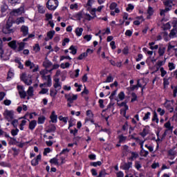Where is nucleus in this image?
I'll return each mask as SVG.
<instances>
[{
    "instance_id": "1",
    "label": "nucleus",
    "mask_w": 177,
    "mask_h": 177,
    "mask_svg": "<svg viewBox=\"0 0 177 177\" xmlns=\"http://www.w3.org/2000/svg\"><path fill=\"white\" fill-rule=\"evenodd\" d=\"M40 75L41 80L46 83V86L50 88V86H52V76L50 75H48V69L41 71Z\"/></svg>"
},
{
    "instance_id": "2",
    "label": "nucleus",
    "mask_w": 177,
    "mask_h": 177,
    "mask_svg": "<svg viewBox=\"0 0 177 177\" xmlns=\"http://www.w3.org/2000/svg\"><path fill=\"white\" fill-rule=\"evenodd\" d=\"M12 26H13V22H12V19H9L6 26L3 28V32L4 34H12L14 31L12 28Z\"/></svg>"
},
{
    "instance_id": "3",
    "label": "nucleus",
    "mask_w": 177,
    "mask_h": 177,
    "mask_svg": "<svg viewBox=\"0 0 177 177\" xmlns=\"http://www.w3.org/2000/svg\"><path fill=\"white\" fill-rule=\"evenodd\" d=\"M46 6L49 10H56L59 6V1L57 0H48Z\"/></svg>"
},
{
    "instance_id": "4",
    "label": "nucleus",
    "mask_w": 177,
    "mask_h": 177,
    "mask_svg": "<svg viewBox=\"0 0 177 177\" xmlns=\"http://www.w3.org/2000/svg\"><path fill=\"white\" fill-rule=\"evenodd\" d=\"M3 116L8 122H10L15 118V111L6 109L3 113Z\"/></svg>"
},
{
    "instance_id": "5",
    "label": "nucleus",
    "mask_w": 177,
    "mask_h": 177,
    "mask_svg": "<svg viewBox=\"0 0 177 177\" xmlns=\"http://www.w3.org/2000/svg\"><path fill=\"white\" fill-rule=\"evenodd\" d=\"M25 66H26V67H29L30 70H32V73H37V71H38L39 68V66L38 65H35L34 63L31 62V61L30 60L26 61Z\"/></svg>"
},
{
    "instance_id": "6",
    "label": "nucleus",
    "mask_w": 177,
    "mask_h": 177,
    "mask_svg": "<svg viewBox=\"0 0 177 177\" xmlns=\"http://www.w3.org/2000/svg\"><path fill=\"white\" fill-rule=\"evenodd\" d=\"M65 98L67 102H69V103H74V100H77V99H78V95L72 93L65 94Z\"/></svg>"
},
{
    "instance_id": "7",
    "label": "nucleus",
    "mask_w": 177,
    "mask_h": 177,
    "mask_svg": "<svg viewBox=\"0 0 177 177\" xmlns=\"http://www.w3.org/2000/svg\"><path fill=\"white\" fill-rule=\"evenodd\" d=\"M17 88L21 99H26V97L27 96V93L26 92V91H24V87L23 86L18 85Z\"/></svg>"
},
{
    "instance_id": "8",
    "label": "nucleus",
    "mask_w": 177,
    "mask_h": 177,
    "mask_svg": "<svg viewBox=\"0 0 177 177\" xmlns=\"http://www.w3.org/2000/svg\"><path fill=\"white\" fill-rule=\"evenodd\" d=\"M163 3L165 6L166 10H168L169 12L172 10V6H174V2L172 0H163Z\"/></svg>"
},
{
    "instance_id": "9",
    "label": "nucleus",
    "mask_w": 177,
    "mask_h": 177,
    "mask_svg": "<svg viewBox=\"0 0 177 177\" xmlns=\"http://www.w3.org/2000/svg\"><path fill=\"white\" fill-rule=\"evenodd\" d=\"M53 86L55 89H57L58 91H60V89H62V83L60 82V79L57 77L54 78Z\"/></svg>"
},
{
    "instance_id": "10",
    "label": "nucleus",
    "mask_w": 177,
    "mask_h": 177,
    "mask_svg": "<svg viewBox=\"0 0 177 177\" xmlns=\"http://www.w3.org/2000/svg\"><path fill=\"white\" fill-rule=\"evenodd\" d=\"M175 157H176L175 149L169 150L167 152V158H169V160H175Z\"/></svg>"
},
{
    "instance_id": "11",
    "label": "nucleus",
    "mask_w": 177,
    "mask_h": 177,
    "mask_svg": "<svg viewBox=\"0 0 177 177\" xmlns=\"http://www.w3.org/2000/svg\"><path fill=\"white\" fill-rule=\"evenodd\" d=\"M153 15H154V9L149 6L147 10V19L149 20V19H151V16H153Z\"/></svg>"
},
{
    "instance_id": "12",
    "label": "nucleus",
    "mask_w": 177,
    "mask_h": 177,
    "mask_svg": "<svg viewBox=\"0 0 177 177\" xmlns=\"http://www.w3.org/2000/svg\"><path fill=\"white\" fill-rule=\"evenodd\" d=\"M56 32L55 30H50L47 32V37L44 39L45 41H48L50 39H53V37H55V34Z\"/></svg>"
},
{
    "instance_id": "13",
    "label": "nucleus",
    "mask_w": 177,
    "mask_h": 177,
    "mask_svg": "<svg viewBox=\"0 0 177 177\" xmlns=\"http://www.w3.org/2000/svg\"><path fill=\"white\" fill-rule=\"evenodd\" d=\"M50 118L51 120V122H53L54 124H56V122H57V115H56V112H55V111H53L51 113Z\"/></svg>"
},
{
    "instance_id": "14",
    "label": "nucleus",
    "mask_w": 177,
    "mask_h": 177,
    "mask_svg": "<svg viewBox=\"0 0 177 177\" xmlns=\"http://www.w3.org/2000/svg\"><path fill=\"white\" fill-rule=\"evenodd\" d=\"M131 156L128 158L129 161H134L139 157V153L138 152H131Z\"/></svg>"
},
{
    "instance_id": "15",
    "label": "nucleus",
    "mask_w": 177,
    "mask_h": 177,
    "mask_svg": "<svg viewBox=\"0 0 177 177\" xmlns=\"http://www.w3.org/2000/svg\"><path fill=\"white\" fill-rule=\"evenodd\" d=\"M169 38H175V37H177V28L176 26H174V28L171 30L169 35Z\"/></svg>"
},
{
    "instance_id": "16",
    "label": "nucleus",
    "mask_w": 177,
    "mask_h": 177,
    "mask_svg": "<svg viewBox=\"0 0 177 177\" xmlns=\"http://www.w3.org/2000/svg\"><path fill=\"white\" fill-rule=\"evenodd\" d=\"M130 168H132V162H125L122 165V169L124 171H129Z\"/></svg>"
},
{
    "instance_id": "17",
    "label": "nucleus",
    "mask_w": 177,
    "mask_h": 177,
    "mask_svg": "<svg viewBox=\"0 0 177 177\" xmlns=\"http://www.w3.org/2000/svg\"><path fill=\"white\" fill-rule=\"evenodd\" d=\"M41 155H38L36 158L32 159L31 161L32 165H33L34 167L38 165V163L41 160Z\"/></svg>"
},
{
    "instance_id": "18",
    "label": "nucleus",
    "mask_w": 177,
    "mask_h": 177,
    "mask_svg": "<svg viewBox=\"0 0 177 177\" xmlns=\"http://www.w3.org/2000/svg\"><path fill=\"white\" fill-rule=\"evenodd\" d=\"M86 116L87 117L85 119V122H88L89 120H92V118H93V113H92V111L91 110L86 111Z\"/></svg>"
},
{
    "instance_id": "19",
    "label": "nucleus",
    "mask_w": 177,
    "mask_h": 177,
    "mask_svg": "<svg viewBox=\"0 0 177 177\" xmlns=\"http://www.w3.org/2000/svg\"><path fill=\"white\" fill-rule=\"evenodd\" d=\"M26 75L23 74L22 76L21 77V80H24V82L26 84V85H31V84H32V80H31V77H30L29 79H27L25 77Z\"/></svg>"
},
{
    "instance_id": "20",
    "label": "nucleus",
    "mask_w": 177,
    "mask_h": 177,
    "mask_svg": "<svg viewBox=\"0 0 177 177\" xmlns=\"http://www.w3.org/2000/svg\"><path fill=\"white\" fill-rule=\"evenodd\" d=\"M119 143H125L128 140V137L124 136V135H119L118 137Z\"/></svg>"
},
{
    "instance_id": "21",
    "label": "nucleus",
    "mask_w": 177,
    "mask_h": 177,
    "mask_svg": "<svg viewBox=\"0 0 177 177\" xmlns=\"http://www.w3.org/2000/svg\"><path fill=\"white\" fill-rule=\"evenodd\" d=\"M82 32H84V28L77 27L75 30V33L76 37H81L82 35Z\"/></svg>"
},
{
    "instance_id": "22",
    "label": "nucleus",
    "mask_w": 177,
    "mask_h": 177,
    "mask_svg": "<svg viewBox=\"0 0 177 177\" xmlns=\"http://www.w3.org/2000/svg\"><path fill=\"white\" fill-rule=\"evenodd\" d=\"M165 128H166L167 131H174V126L171 125V122L167 121L165 124H164Z\"/></svg>"
},
{
    "instance_id": "23",
    "label": "nucleus",
    "mask_w": 177,
    "mask_h": 177,
    "mask_svg": "<svg viewBox=\"0 0 177 177\" xmlns=\"http://www.w3.org/2000/svg\"><path fill=\"white\" fill-rule=\"evenodd\" d=\"M124 99H125V93H124V91H121L118 95V98L116 99V101L118 102H121L122 100H124Z\"/></svg>"
},
{
    "instance_id": "24",
    "label": "nucleus",
    "mask_w": 177,
    "mask_h": 177,
    "mask_svg": "<svg viewBox=\"0 0 177 177\" xmlns=\"http://www.w3.org/2000/svg\"><path fill=\"white\" fill-rule=\"evenodd\" d=\"M35 127H37V121L36 120H32L29 123V129L30 131H34L35 129Z\"/></svg>"
},
{
    "instance_id": "25",
    "label": "nucleus",
    "mask_w": 177,
    "mask_h": 177,
    "mask_svg": "<svg viewBox=\"0 0 177 177\" xmlns=\"http://www.w3.org/2000/svg\"><path fill=\"white\" fill-rule=\"evenodd\" d=\"M21 31L24 36L28 35V27L26 26H22L21 28Z\"/></svg>"
},
{
    "instance_id": "26",
    "label": "nucleus",
    "mask_w": 177,
    "mask_h": 177,
    "mask_svg": "<svg viewBox=\"0 0 177 177\" xmlns=\"http://www.w3.org/2000/svg\"><path fill=\"white\" fill-rule=\"evenodd\" d=\"M129 153V147L127 145H124L122 149V154L123 156H127Z\"/></svg>"
},
{
    "instance_id": "27",
    "label": "nucleus",
    "mask_w": 177,
    "mask_h": 177,
    "mask_svg": "<svg viewBox=\"0 0 177 177\" xmlns=\"http://www.w3.org/2000/svg\"><path fill=\"white\" fill-rule=\"evenodd\" d=\"M14 13H15V15H22V13H24V8L20 7L19 8L15 10Z\"/></svg>"
},
{
    "instance_id": "28",
    "label": "nucleus",
    "mask_w": 177,
    "mask_h": 177,
    "mask_svg": "<svg viewBox=\"0 0 177 177\" xmlns=\"http://www.w3.org/2000/svg\"><path fill=\"white\" fill-rule=\"evenodd\" d=\"M43 66L44 67H45L46 68H49V67H50L52 66V62L48 59H46L44 62H43Z\"/></svg>"
},
{
    "instance_id": "29",
    "label": "nucleus",
    "mask_w": 177,
    "mask_h": 177,
    "mask_svg": "<svg viewBox=\"0 0 177 177\" xmlns=\"http://www.w3.org/2000/svg\"><path fill=\"white\" fill-rule=\"evenodd\" d=\"M168 67L169 71H172L173 70H175L176 68V64H174V62H169Z\"/></svg>"
},
{
    "instance_id": "30",
    "label": "nucleus",
    "mask_w": 177,
    "mask_h": 177,
    "mask_svg": "<svg viewBox=\"0 0 177 177\" xmlns=\"http://www.w3.org/2000/svg\"><path fill=\"white\" fill-rule=\"evenodd\" d=\"M27 94L28 95V96H33L34 95V87L29 86V88L27 91Z\"/></svg>"
},
{
    "instance_id": "31",
    "label": "nucleus",
    "mask_w": 177,
    "mask_h": 177,
    "mask_svg": "<svg viewBox=\"0 0 177 177\" xmlns=\"http://www.w3.org/2000/svg\"><path fill=\"white\" fill-rule=\"evenodd\" d=\"M55 131H56V126L54 124H50L47 129V132L48 133L55 132Z\"/></svg>"
},
{
    "instance_id": "32",
    "label": "nucleus",
    "mask_w": 177,
    "mask_h": 177,
    "mask_svg": "<svg viewBox=\"0 0 177 177\" xmlns=\"http://www.w3.org/2000/svg\"><path fill=\"white\" fill-rule=\"evenodd\" d=\"M152 121L156 122V124H158L160 122V119H158V115H157L156 112L153 113V116L152 118Z\"/></svg>"
},
{
    "instance_id": "33",
    "label": "nucleus",
    "mask_w": 177,
    "mask_h": 177,
    "mask_svg": "<svg viewBox=\"0 0 177 177\" xmlns=\"http://www.w3.org/2000/svg\"><path fill=\"white\" fill-rule=\"evenodd\" d=\"M27 124V120H21V124H19V129L21 131H24V126Z\"/></svg>"
},
{
    "instance_id": "34",
    "label": "nucleus",
    "mask_w": 177,
    "mask_h": 177,
    "mask_svg": "<svg viewBox=\"0 0 177 177\" xmlns=\"http://www.w3.org/2000/svg\"><path fill=\"white\" fill-rule=\"evenodd\" d=\"M9 47L12 48V49H16L17 46L16 45V41H12L8 43Z\"/></svg>"
},
{
    "instance_id": "35",
    "label": "nucleus",
    "mask_w": 177,
    "mask_h": 177,
    "mask_svg": "<svg viewBox=\"0 0 177 177\" xmlns=\"http://www.w3.org/2000/svg\"><path fill=\"white\" fill-rule=\"evenodd\" d=\"M136 88H142V84H140V80H138L137 85L131 86V90L135 91Z\"/></svg>"
},
{
    "instance_id": "36",
    "label": "nucleus",
    "mask_w": 177,
    "mask_h": 177,
    "mask_svg": "<svg viewBox=\"0 0 177 177\" xmlns=\"http://www.w3.org/2000/svg\"><path fill=\"white\" fill-rule=\"evenodd\" d=\"M69 50H71V53L72 55H76L77 53V48L74 46H71V47L69 48Z\"/></svg>"
},
{
    "instance_id": "37",
    "label": "nucleus",
    "mask_w": 177,
    "mask_h": 177,
    "mask_svg": "<svg viewBox=\"0 0 177 177\" xmlns=\"http://www.w3.org/2000/svg\"><path fill=\"white\" fill-rule=\"evenodd\" d=\"M16 24H23L24 23V17L17 18L15 21Z\"/></svg>"
},
{
    "instance_id": "38",
    "label": "nucleus",
    "mask_w": 177,
    "mask_h": 177,
    "mask_svg": "<svg viewBox=\"0 0 177 177\" xmlns=\"http://www.w3.org/2000/svg\"><path fill=\"white\" fill-rule=\"evenodd\" d=\"M11 124L14 127V128H17V127L19 126V120L16 119L15 120L12 119L11 121Z\"/></svg>"
},
{
    "instance_id": "39",
    "label": "nucleus",
    "mask_w": 177,
    "mask_h": 177,
    "mask_svg": "<svg viewBox=\"0 0 177 177\" xmlns=\"http://www.w3.org/2000/svg\"><path fill=\"white\" fill-rule=\"evenodd\" d=\"M128 109H129L128 106L125 105V108H123L122 109H121L120 114H122V115H124V117H125L127 114V110H128Z\"/></svg>"
},
{
    "instance_id": "40",
    "label": "nucleus",
    "mask_w": 177,
    "mask_h": 177,
    "mask_svg": "<svg viewBox=\"0 0 177 177\" xmlns=\"http://www.w3.org/2000/svg\"><path fill=\"white\" fill-rule=\"evenodd\" d=\"M50 164H54L55 165H59V160L56 158H53L50 160Z\"/></svg>"
},
{
    "instance_id": "41",
    "label": "nucleus",
    "mask_w": 177,
    "mask_h": 177,
    "mask_svg": "<svg viewBox=\"0 0 177 177\" xmlns=\"http://www.w3.org/2000/svg\"><path fill=\"white\" fill-rule=\"evenodd\" d=\"M149 133V130H147V129L144 128L143 131L142 133H140L141 136H142V138H145V136H147V134Z\"/></svg>"
},
{
    "instance_id": "42",
    "label": "nucleus",
    "mask_w": 177,
    "mask_h": 177,
    "mask_svg": "<svg viewBox=\"0 0 177 177\" xmlns=\"http://www.w3.org/2000/svg\"><path fill=\"white\" fill-rule=\"evenodd\" d=\"M2 39L0 38V58L3 56V48H2Z\"/></svg>"
},
{
    "instance_id": "43",
    "label": "nucleus",
    "mask_w": 177,
    "mask_h": 177,
    "mask_svg": "<svg viewBox=\"0 0 177 177\" xmlns=\"http://www.w3.org/2000/svg\"><path fill=\"white\" fill-rule=\"evenodd\" d=\"M83 17L86 20H88V21L93 19V17L92 16H91V15L88 14V13L84 14Z\"/></svg>"
},
{
    "instance_id": "44",
    "label": "nucleus",
    "mask_w": 177,
    "mask_h": 177,
    "mask_svg": "<svg viewBox=\"0 0 177 177\" xmlns=\"http://www.w3.org/2000/svg\"><path fill=\"white\" fill-rule=\"evenodd\" d=\"M59 121H63V122H64L65 124H67V121H68V118L63 117V116L60 115L59 117Z\"/></svg>"
},
{
    "instance_id": "45",
    "label": "nucleus",
    "mask_w": 177,
    "mask_h": 177,
    "mask_svg": "<svg viewBox=\"0 0 177 177\" xmlns=\"http://www.w3.org/2000/svg\"><path fill=\"white\" fill-rule=\"evenodd\" d=\"M161 77H164L165 75H167V71L164 69L163 67H161L160 69Z\"/></svg>"
},
{
    "instance_id": "46",
    "label": "nucleus",
    "mask_w": 177,
    "mask_h": 177,
    "mask_svg": "<svg viewBox=\"0 0 177 177\" xmlns=\"http://www.w3.org/2000/svg\"><path fill=\"white\" fill-rule=\"evenodd\" d=\"M91 165L92 167H100V165H102V162H100V161L93 162L91 163Z\"/></svg>"
},
{
    "instance_id": "47",
    "label": "nucleus",
    "mask_w": 177,
    "mask_h": 177,
    "mask_svg": "<svg viewBox=\"0 0 177 177\" xmlns=\"http://www.w3.org/2000/svg\"><path fill=\"white\" fill-rule=\"evenodd\" d=\"M150 115H151V113L147 112L145 113V116L143 117L142 120L143 121H146L150 118Z\"/></svg>"
},
{
    "instance_id": "48",
    "label": "nucleus",
    "mask_w": 177,
    "mask_h": 177,
    "mask_svg": "<svg viewBox=\"0 0 177 177\" xmlns=\"http://www.w3.org/2000/svg\"><path fill=\"white\" fill-rule=\"evenodd\" d=\"M163 85L165 88V86H168V85H169V78H167V77H165L163 79Z\"/></svg>"
},
{
    "instance_id": "49",
    "label": "nucleus",
    "mask_w": 177,
    "mask_h": 177,
    "mask_svg": "<svg viewBox=\"0 0 177 177\" xmlns=\"http://www.w3.org/2000/svg\"><path fill=\"white\" fill-rule=\"evenodd\" d=\"M95 2V0H88L87 3H86V6H88V9H91V8L92 7V5H93V3Z\"/></svg>"
},
{
    "instance_id": "50",
    "label": "nucleus",
    "mask_w": 177,
    "mask_h": 177,
    "mask_svg": "<svg viewBox=\"0 0 177 177\" xmlns=\"http://www.w3.org/2000/svg\"><path fill=\"white\" fill-rule=\"evenodd\" d=\"M133 9H135V6H133V5H132L131 3H129L128 4V6L126 8V10L127 12H131V10H133Z\"/></svg>"
},
{
    "instance_id": "51",
    "label": "nucleus",
    "mask_w": 177,
    "mask_h": 177,
    "mask_svg": "<svg viewBox=\"0 0 177 177\" xmlns=\"http://www.w3.org/2000/svg\"><path fill=\"white\" fill-rule=\"evenodd\" d=\"M61 68H68L70 67V63L66 62L65 64L62 63L60 65Z\"/></svg>"
},
{
    "instance_id": "52",
    "label": "nucleus",
    "mask_w": 177,
    "mask_h": 177,
    "mask_svg": "<svg viewBox=\"0 0 177 177\" xmlns=\"http://www.w3.org/2000/svg\"><path fill=\"white\" fill-rule=\"evenodd\" d=\"M158 53L160 55V56H163L164 53H165V48L160 47L158 49Z\"/></svg>"
},
{
    "instance_id": "53",
    "label": "nucleus",
    "mask_w": 177,
    "mask_h": 177,
    "mask_svg": "<svg viewBox=\"0 0 177 177\" xmlns=\"http://www.w3.org/2000/svg\"><path fill=\"white\" fill-rule=\"evenodd\" d=\"M141 154L142 157H147L149 156V151H146L144 149L141 150Z\"/></svg>"
},
{
    "instance_id": "54",
    "label": "nucleus",
    "mask_w": 177,
    "mask_h": 177,
    "mask_svg": "<svg viewBox=\"0 0 177 177\" xmlns=\"http://www.w3.org/2000/svg\"><path fill=\"white\" fill-rule=\"evenodd\" d=\"M38 124H44L45 122V117L41 116L38 118Z\"/></svg>"
},
{
    "instance_id": "55",
    "label": "nucleus",
    "mask_w": 177,
    "mask_h": 177,
    "mask_svg": "<svg viewBox=\"0 0 177 177\" xmlns=\"http://www.w3.org/2000/svg\"><path fill=\"white\" fill-rule=\"evenodd\" d=\"M171 88L173 89V96L174 97H176V95H177V86H171Z\"/></svg>"
},
{
    "instance_id": "56",
    "label": "nucleus",
    "mask_w": 177,
    "mask_h": 177,
    "mask_svg": "<svg viewBox=\"0 0 177 177\" xmlns=\"http://www.w3.org/2000/svg\"><path fill=\"white\" fill-rule=\"evenodd\" d=\"M48 92H49V89L48 88H41V91H39V94L40 95H45V93H48Z\"/></svg>"
},
{
    "instance_id": "57",
    "label": "nucleus",
    "mask_w": 177,
    "mask_h": 177,
    "mask_svg": "<svg viewBox=\"0 0 177 177\" xmlns=\"http://www.w3.org/2000/svg\"><path fill=\"white\" fill-rule=\"evenodd\" d=\"M84 39H86L87 42H89L92 39V35H86L84 37Z\"/></svg>"
},
{
    "instance_id": "58",
    "label": "nucleus",
    "mask_w": 177,
    "mask_h": 177,
    "mask_svg": "<svg viewBox=\"0 0 177 177\" xmlns=\"http://www.w3.org/2000/svg\"><path fill=\"white\" fill-rule=\"evenodd\" d=\"M11 133L12 136H16L17 133H19V129L16 128L15 129H12L11 131Z\"/></svg>"
},
{
    "instance_id": "59",
    "label": "nucleus",
    "mask_w": 177,
    "mask_h": 177,
    "mask_svg": "<svg viewBox=\"0 0 177 177\" xmlns=\"http://www.w3.org/2000/svg\"><path fill=\"white\" fill-rule=\"evenodd\" d=\"M169 12V10H167V8H165L163 10H160V16H165V13H168Z\"/></svg>"
},
{
    "instance_id": "60",
    "label": "nucleus",
    "mask_w": 177,
    "mask_h": 177,
    "mask_svg": "<svg viewBox=\"0 0 177 177\" xmlns=\"http://www.w3.org/2000/svg\"><path fill=\"white\" fill-rule=\"evenodd\" d=\"M135 167L136 168V169H138V171H139V169L142 168V165L140 164V162L137 161L135 163Z\"/></svg>"
},
{
    "instance_id": "61",
    "label": "nucleus",
    "mask_w": 177,
    "mask_h": 177,
    "mask_svg": "<svg viewBox=\"0 0 177 177\" xmlns=\"http://www.w3.org/2000/svg\"><path fill=\"white\" fill-rule=\"evenodd\" d=\"M38 10L39 13H45V8L42 6H38Z\"/></svg>"
},
{
    "instance_id": "62",
    "label": "nucleus",
    "mask_w": 177,
    "mask_h": 177,
    "mask_svg": "<svg viewBox=\"0 0 177 177\" xmlns=\"http://www.w3.org/2000/svg\"><path fill=\"white\" fill-rule=\"evenodd\" d=\"M18 45H19V48H18L19 50H23V49H24L25 44L24 42H21L18 44Z\"/></svg>"
},
{
    "instance_id": "63",
    "label": "nucleus",
    "mask_w": 177,
    "mask_h": 177,
    "mask_svg": "<svg viewBox=\"0 0 177 177\" xmlns=\"http://www.w3.org/2000/svg\"><path fill=\"white\" fill-rule=\"evenodd\" d=\"M75 17H77L78 19V20H81V19H82V17H84L82 12H78L77 14H75Z\"/></svg>"
},
{
    "instance_id": "64",
    "label": "nucleus",
    "mask_w": 177,
    "mask_h": 177,
    "mask_svg": "<svg viewBox=\"0 0 177 177\" xmlns=\"http://www.w3.org/2000/svg\"><path fill=\"white\" fill-rule=\"evenodd\" d=\"M116 176L117 177H124V172H122V171L117 172Z\"/></svg>"
}]
</instances>
